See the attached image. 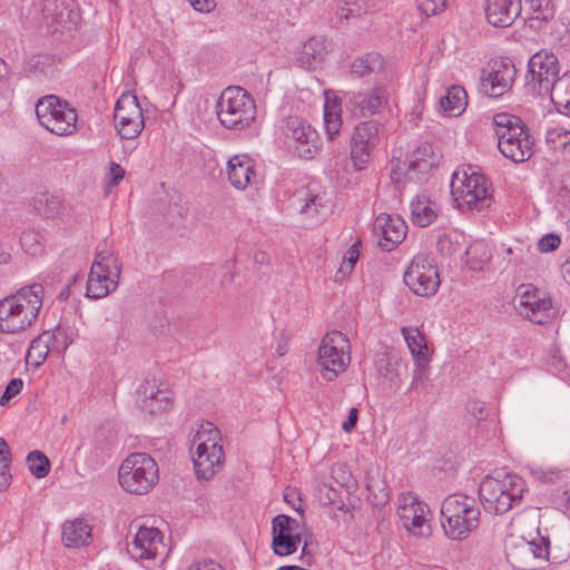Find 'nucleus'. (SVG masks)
<instances>
[{
	"instance_id": "nucleus-1",
	"label": "nucleus",
	"mask_w": 570,
	"mask_h": 570,
	"mask_svg": "<svg viewBox=\"0 0 570 570\" xmlns=\"http://www.w3.org/2000/svg\"><path fill=\"white\" fill-rule=\"evenodd\" d=\"M43 286L33 283L0 299V332L19 333L36 322L42 307Z\"/></svg>"
},
{
	"instance_id": "nucleus-2",
	"label": "nucleus",
	"mask_w": 570,
	"mask_h": 570,
	"mask_svg": "<svg viewBox=\"0 0 570 570\" xmlns=\"http://www.w3.org/2000/svg\"><path fill=\"white\" fill-rule=\"evenodd\" d=\"M525 491L524 480L512 473L497 470L484 476L478 493L485 512L504 514L521 503Z\"/></svg>"
},
{
	"instance_id": "nucleus-3",
	"label": "nucleus",
	"mask_w": 570,
	"mask_h": 570,
	"mask_svg": "<svg viewBox=\"0 0 570 570\" xmlns=\"http://www.w3.org/2000/svg\"><path fill=\"white\" fill-rule=\"evenodd\" d=\"M480 509L475 500L464 494H451L441 505V525L451 540H463L480 524Z\"/></svg>"
},
{
	"instance_id": "nucleus-4",
	"label": "nucleus",
	"mask_w": 570,
	"mask_h": 570,
	"mask_svg": "<svg viewBox=\"0 0 570 570\" xmlns=\"http://www.w3.org/2000/svg\"><path fill=\"white\" fill-rule=\"evenodd\" d=\"M120 487L132 494L148 493L159 480L158 464L146 452L129 454L118 470Z\"/></svg>"
},
{
	"instance_id": "nucleus-5",
	"label": "nucleus",
	"mask_w": 570,
	"mask_h": 570,
	"mask_svg": "<svg viewBox=\"0 0 570 570\" xmlns=\"http://www.w3.org/2000/svg\"><path fill=\"white\" fill-rule=\"evenodd\" d=\"M216 109L220 124L227 129H245L256 117L255 100L244 88L237 86L222 91Z\"/></svg>"
},
{
	"instance_id": "nucleus-6",
	"label": "nucleus",
	"mask_w": 570,
	"mask_h": 570,
	"mask_svg": "<svg viewBox=\"0 0 570 570\" xmlns=\"http://www.w3.org/2000/svg\"><path fill=\"white\" fill-rule=\"evenodd\" d=\"M219 441L220 432L210 422L203 424L195 434L193 442L197 448L193 461L197 479L208 481L223 466L225 454Z\"/></svg>"
},
{
	"instance_id": "nucleus-7",
	"label": "nucleus",
	"mask_w": 570,
	"mask_h": 570,
	"mask_svg": "<svg viewBox=\"0 0 570 570\" xmlns=\"http://www.w3.org/2000/svg\"><path fill=\"white\" fill-rule=\"evenodd\" d=\"M350 341L340 331L328 332L318 347V365L326 381H334L350 362Z\"/></svg>"
},
{
	"instance_id": "nucleus-8",
	"label": "nucleus",
	"mask_w": 570,
	"mask_h": 570,
	"mask_svg": "<svg viewBox=\"0 0 570 570\" xmlns=\"http://www.w3.org/2000/svg\"><path fill=\"white\" fill-rule=\"evenodd\" d=\"M383 128V124L374 119L361 121L354 127L350 138V159L354 170L367 168L380 144V132Z\"/></svg>"
},
{
	"instance_id": "nucleus-9",
	"label": "nucleus",
	"mask_w": 570,
	"mask_h": 570,
	"mask_svg": "<svg viewBox=\"0 0 570 570\" xmlns=\"http://www.w3.org/2000/svg\"><path fill=\"white\" fill-rule=\"evenodd\" d=\"M451 188L453 195L459 194L470 209L482 210L491 204L489 179L482 174L463 171L461 175L460 171H454Z\"/></svg>"
},
{
	"instance_id": "nucleus-10",
	"label": "nucleus",
	"mask_w": 570,
	"mask_h": 570,
	"mask_svg": "<svg viewBox=\"0 0 570 570\" xmlns=\"http://www.w3.org/2000/svg\"><path fill=\"white\" fill-rule=\"evenodd\" d=\"M517 75L513 61L508 58L491 60L481 70L479 91L489 98H499L508 92Z\"/></svg>"
},
{
	"instance_id": "nucleus-11",
	"label": "nucleus",
	"mask_w": 570,
	"mask_h": 570,
	"mask_svg": "<svg viewBox=\"0 0 570 570\" xmlns=\"http://www.w3.org/2000/svg\"><path fill=\"white\" fill-rule=\"evenodd\" d=\"M404 283L417 296H433L440 287L436 265L425 255H416L404 273Z\"/></svg>"
},
{
	"instance_id": "nucleus-12",
	"label": "nucleus",
	"mask_w": 570,
	"mask_h": 570,
	"mask_svg": "<svg viewBox=\"0 0 570 570\" xmlns=\"http://www.w3.org/2000/svg\"><path fill=\"white\" fill-rule=\"evenodd\" d=\"M114 119L118 134L124 139H134L145 128L142 108L132 92L122 94L116 101Z\"/></svg>"
},
{
	"instance_id": "nucleus-13",
	"label": "nucleus",
	"mask_w": 570,
	"mask_h": 570,
	"mask_svg": "<svg viewBox=\"0 0 570 570\" xmlns=\"http://www.w3.org/2000/svg\"><path fill=\"white\" fill-rule=\"evenodd\" d=\"M559 73L558 59L553 53L538 51L528 62V73L524 88L533 96H544L541 82L551 83Z\"/></svg>"
},
{
	"instance_id": "nucleus-14",
	"label": "nucleus",
	"mask_w": 570,
	"mask_h": 570,
	"mask_svg": "<svg viewBox=\"0 0 570 570\" xmlns=\"http://www.w3.org/2000/svg\"><path fill=\"white\" fill-rule=\"evenodd\" d=\"M42 14L53 32L71 31L80 22V12L75 0H45Z\"/></svg>"
},
{
	"instance_id": "nucleus-15",
	"label": "nucleus",
	"mask_w": 570,
	"mask_h": 570,
	"mask_svg": "<svg viewBox=\"0 0 570 570\" xmlns=\"http://www.w3.org/2000/svg\"><path fill=\"white\" fill-rule=\"evenodd\" d=\"M285 135L295 141L294 151L299 158L312 159L321 149L317 131L306 121H289Z\"/></svg>"
},
{
	"instance_id": "nucleus-16",
	"label": "nucleus",
	"mask_w": 570,
	"mask_h": 570,
	"mask_svg": "<svg viewBox=\"0 0 570 570\" xmlns=\"http://www.w3.org/2000/svg\"><path fill=\"white\" fill-rule=\"evenodd\" d=\"M407 226L400 216L380 214L373 223V233L380 236L379 246L385 250L394 249L406 236Z\"/></svg>"
},
{
	"instance_id": "nucleus-17",
	"label": "nucleus",
	"mask_w": 570,
	"mask_h": 570,
	"mask_svg": "<svg viewBox=\"0 0 570 570\" xmlns=\"http://www.w3.org/2000/svg\"><path fill=\"white\" fill-rule=\"evenodd\" d=\"M487 21L495 28L510 27L521 12L520 0H485Z\"/></svg>"
},
{
	"instance_id": "nucleus-18",
	"label": "nucleus",
	"mask_w": 570,
	"mask_h": 570,
	"mask_svg": "<svg viewBox=\"0 0 570 570\" xmlns=\"http://www.w3.org/2000/svg\"><path fill=\"white\" fill-rule=\"evenodd\" d=\"M534 138L530 134V129H525L521 136L512 137V139L499 140L498 148L503 157L519 164L524 163L533 155Z\"/></svg>"
},
{
	"instance_id": "nucleus-19",
	"label": "nucleus",
	"mask_w": 570,
	"mask_h": 570,
	"mask_svg": "<svg viewBox=\"0 0 570 570\" xmlns=\"http://www.w3.org/2000/svg\"><path fill=\"white\" fill-rule=\"evenodd\" d=\"M374 365L382 384L396 390L401 382V360L390 352L377 353Z\"/></svg>"
},
{
	"instance_id": "nucleus-20",
	"label": "nucleus",
	"mask_w": 570,
	"mask_h": 570,
	"mask_svg": "<svg viewBox=\"0 0 570 570\" xmlns=\"http://www.w3.org/2000/svg\"><path fill=\"white\" fill-rule=\"evenodd\" d=\"M227 177L237 189H245L255 177V165L250 157L236 155L227 161Z\"/></svg>"
},
{
	"instance_id": "nucleus-21",
	"label": "nucleus",
	"mask_w": 570,
	"mask_h": 570,
	"mask_svg": "<svg viewBox=\"0 0 570 570\" xmlns=\"http://www.w3.org/2000/svg\"><path fill=\"white\" fill-rule=\"evenodd\" d=\"M77 117L76 109L68 101H63L62 107L40 125L55 135L67 136L75 131Z\"/></svg>"
},
{
	"instance_id": "nucleus-22",
	"label": "nucleus",
	"mask_w": 570,
	"mask_h": 570,
	"mask_svg": "<svg viewBox=\"0 0 570 570\" xmlns=\"http://www.w3.org/2000/svg\"><path fill=\"white\" fill-rule=\"evenodd\" d=\"M340 488H334L331 483L322 482L315 487V495L318 502L323 505H335L338 511L348 512L350 509H355L354 503L352 502L350 491L346 489V500L343 498V492L341 488L344 487L343 483L338 484Z\"/></svg>"
},
{
	"instance_id": "nucleus-23",
	"label": "nucleus",
	"mask_w": 570,
	"mask_h": 570,
	"mask_svg": "<svg viewBox=\"0 0 570 570\" xmlns=\"http://www.w3.org/2000/svg\"><path fill=\"white\" fill-rule=\"evenodd\" d=\"M141 409L150 414L163 413L171 406V399L168 391L158 389L155 384H147L141 391Z\"/></svg>"
},
{
	"instance_id": "nucleus-24",
	"label": "nucleus",
	"mask_w": 570,
	"mask_h": 570,
	"mask_svg": "<svg viewBox=\"0 0 570 570\" xmlns=\"http://www.w3.org/2000/svg\"><path fill=\"white\" fill-rule=\"evenodd\" d=\"M163 533L157 528H140L134 538V546L140 551V559H153L161 544Z\"/></svg>"
},
{
	"instance_id": "nucleus-25",
	"label": "nucleus",
	"mask_w": 570,
	"mask_h": 570,
	"mask_svg": "<svg viewBox=\"0 0 570 570\" xmlns=\"http://www.w3.org/2000/svg\"><path fill=\"white\" fill-rule=\"evenodd\" d=\"M383 102H386V96L382 86L374 87L368 95L357 92L350 98V104L357 106L363 117L374 115Z\"/></svg>"
},
{
	"instance_id": "nucleus-26",
	"label": "nucleus",
	"mask_w": 570,
	"mask_h": 570,
	"mask_svg": "<svg viewBox=\"0 0 570 570\" xmlns=\"http://www.w3.org/2000/svg\"><path fill=\"white\" fill-rule=\"evenodd\" d=\"M91 528L80 519L66 522L62 531V542L67 548H78L89 543Z\"/></svg>"
},
{
	"instance_id": "nucleus-27",
	"label": "nucleus",
	"mask_w": 570,
	"mask_h": 570,
	"mask_svg": "<svg viewBox=\"0 0 570 570\" xmlns=\"http://www.w3.org/2000/svg\"><path fill=\"white\" fill-rule=\"evenodd\" d=\"M543 92L544 96H550V99L558 111H562L567 101L570 100V71L564 72L561 77L557 76L551 80L550 85H548L547 81L543 82Z\"/></svg>"
},
{
	"instance_id": "nucleus-28",
	"label": "nucleus",
	"mask_w": 570,
	"mask_h": 570,
	"mask_svg": "<svg viewBox=\"0 0 570 570\" xmlns=\"http://www.w3.org/2000/svg\"><path fill=\"white\" fill-rule=\"evenodd\" d=\"M327 53L326 40L324 37H311L303 46L301 56L302 65L312 69L321 63Z\"/></svg>"
},
{
	"instance_id": "nucleus-29",
	"label": "nucleus",
	"mask_w": 570,
	"mask_h": 570,
	"mask_svg": "<svg viewBox=\"0 0 570 570\" xmlns=\"http://www.w3.org/2000/svg\"><path fill=\"white\" fill-rule=\"evenodd\" d=\"M412 222L414 225L420 227H426L431 225L435 218V209L425 195H419L411 205Z\"/></svg>"
},
{
	"instance_id": "nucleus-30",
	"label": "nucleus",
	"mask_w": 570,
	"mask_h": 570,
	"mask_svg": "<svg viewBox=\"0 0 570 570\" xmlns=\"http://www.w3.org/2000/svg\"><path fill=\"white\" fill-rule=\"evenodd\" d=\"M117 285V281L110 279L106 274L99 272H95V274H92V271H90L86 296L95 299L106 297L109 293L116 289Z\"/></svg>"
},
{
	"instance_id": "nucleus-31",
	"label": "nucleus",
	"mask_w": 570,
	"mask_h": 570,
	"mask_svg": "<svg viewBox=\"0 0 570 570\" xmlns=\"http://www.w3.org/2000/svg\"><path fill=\"white\" fill-rule=\"evenodd\" d=\"M466 99L468 95L464 88L459 85H453L446 90V94L440 98V105L444 111L459 116L466 107Z\"/></svg>"
},
{
	"instance_id": "nucleus-32",
	"label": "nucleus",
	"mask_w": 570,
	"mask_h": 570,
	"mask_svg": "<svg viewBox=\"0 0 570 570\" xmlns=\"http://www.w3.org/2000/svg\"><path fill=\"white\" fill-rule=\"evenodd\" d=\"M523 313L529 321L535 324H547L553 317V307L551 297L540 296L531 301L530 306L523 308Z\"/></svg>"
},
{
	"instance_id": "nucleus-33",
	"label": "nucleus",
	"mask_w": 570,
	"mask_h": 570,
	"mask_svg": "<svg viewBox=\"0 0 570 570\" xmlns=\"http://www.w3.org/2000/svg\"><path fill=\"white\" fill-rule=\"evenodd\" d=\"M518 552L522 556L532 554L540 562H549L550 539L549 537L541 535L538 531L537 538L531 541H524L523 544L518 547Z\"/></svg>"
},
{
	"instance_id": "nucleus-34",
	"label": "nucleus",
	"mask_w": 570,
	"mask_h": 570,
	"mask_svg": "<svg viewBox=\"0 0 570 570\" xmlns=\"http://www.w3.org/2000/svg\"><path fill=\"white\" fill-rule=\"evenodd\" d=\"M383 59L377 53H367L354 59L351 66V75L354 78H362L383 69Z\"/></svg>"
},
{
	"instance_id": "nucleus-35",
	"label": "nucleus",
	"mask_w": 570,
	"mask_h": 570,
	"mask_svg": "<svg viewBox=\"0 0 570 570\" xmlns=\"http://www.w3.org/2000/svg\"><path fill=\"white\" fill-rule=\"evenodd\" d=\"M28 70L39 79H52L58 72L56 59L49 55L33 56L28 62Z\"/></svg>"
},
{
	"instance_id": "nucleus-36",
	"label": "nucleus",
	"mask_w": 570,
	"mask_h": 570,
	"mask_svg": "<svg viewBox=\"0 0 570 570\" xmlns=\"http://www.w3.org/2000/svg\"><path fill=\"white\" fill-rule=\"evenodd\" d=\"M402 332L414 361L420 360V363L424 364L425 358L429 357V348L424 335L417 328H402Z\"/></svg>"
},
{
	"instance_id": "nucleus-37",
	"label": "nucleus",
	"mask_w": 570,
	"mask_h": 570,
	"mask_svg": "<svg viewBox=\"0 0 570 570\" xmlns=\"http://www.w3.org/2000/svg\"><path fill=\"white\" fill-rule=\"evenodd\" d=\"M302 541L299 533L279 534L272 537L271 548L274 554L286 557L295 553Z\"/></svg>"
},
{
	"instance_id": "nucleus-38",
	"label": "nucleus",
	"mask_w": 570,
	"mask_h": 570,
	"mask_svg": "<svg viewBox=\"0 0 570 570\" xmlns=\"http://www.w3.org/2000/svg\"><path fill=\"white\" fill-rule=\"evenodd\" d=\"M48 333H42L38 337L31 341L30 347L26 355V362L32 364L35 367L42 365L50 353L49 348L45 343H48Z\"/></svg>"
},
{
	"instance_id": "nucleus-39",
	"label": "nucleus",
	"mask_w": 570,
	"mask_h": 570,
	"mask_svg": "<svg viewBox=\"0 0 570 570\" xmlns=\"http://www.w3.org/2000/svg\"><path fill=\"white\" fill-rule=\"evenodd\" d=\"M35 208L46 217H53L60 212L61 199L48 191L40 193L35 197Z\"/></svg>"
},
{
	"instance_id": "nucleus-40",
	"label": "nucleus",
	"mask_w": 570,
	"mask_h": 570,
	"mask_svg": "<svg viewBox=\"0 0 570 570\" xmlns=\"http://www.w3.org/2000/svg\"><path fill=\"white\" fill-rule=\"evenodd\" d=\"M522 124H525L523 119L509 112H499L492 118V127L498 139Z\"/></svg>"
},
{
	"instance_id": "nucleus-41",
	"label": "nucleus",
	"mask_w": 570,
	"mask_h": 570,
	"mask_svg": "<svg viewBox=\"0 0 570 570\" xmlns=\"http://www.w3.org/2000/svg\"><path fill=\"white\" fill-rule=\"evenodd\" d=\"M26 461L35 478L42 479L49 474L51 465L49 459L43 452L39 450L31 451L27 455Z\"/></svg>"
},
{
	"instance_id": "nucleus-42",
	"label": "nucleus",
	"mask_w": 570,
	"mask_h": 570,
	"mask_svg": "<svg viewBox=\"0 0 570 570\" xmlns=\"http://www.w3.org/2000/svg\"><path fill=\"white\" fill-rule=\"evenodd\" d=\"M434 163L426 158L419 157V159H411L407 170L404 173V178L407 181H422L426 175L433 169Z\"/></svg>"
},
{
	"instance_id": "nucleus-43",
	"label": "nucleus",
	"mask_w": 570,
	"mask_h": 570,
	"mask_svg": "<svg viewBox=\"0 0 570 570\" xmlns=\"http://www.w3.org/2000/svg\"><path fill=\"white\" fill-rule=\"evenodd\" d=\"M11 450L3 438H0V491L9 488L12 475L10 473Z\"/></svg>"
},
{
	"instance_id": "nucleus-44",
	"label": "nucleus",
	"mask_w": 570,
	"mask_h": 570,
	"mask_svg": "<svg viewBox=\"0 0 570 570\" xmlns=\"http://www.w3.org/2000/svg\"><path fill=\"white\" fill-rule=\"evenodd\" d=\"M63 101L66 100L55 95H48L40 98L36 104V115L39 124L42 122L43 119H48L53 112L61 108Z\"/></svg>"
},
{
	"instance_id": "nucleus-45",
	"label": "nucleus",
	"mask_w": 570,
	"mask_h": 570,
	"mask_svg": "<svg viewBox=\"0 0 570 570\" xmlns=\"http://www.w3.org/2000/svg\"><path fill=\"white\" fill-rule=\"evenodd\" d=\"M399 515L403 521V525L423 508L417 497L412 493H402L399 497Z\"/></svg>"
},
{
	"instance_id": "nucleus-46",
	"label": "nucleus",
	"mask_w": 570,
	"mask_h": 570,
	"mask_svg": "<svg viewBox=\"0 0 570 570\" xmlns=\"http://www.w3.org/2000/svg\"><path fill=\"white\" fill-rule=\"evenodd\" d=\"M466 264L471 269L480 271L489 259L488 250L483 244H475L465 250Z\"/></svg>"
},
{
	"instance_id": "nucleus-47",
	"label": "nucleus",
	"mask_w": 570,
	"mask_h": 570,
	"mask_svg": "<svg viewBox=\"0 0 570 570\" xmlns=\"http://www.w3.org/2000/svg\"><path fill=\"white\" fill-rule=\"evenodd\" d=\"M189 208L186 204L173 203L169 204L165 217L169 225L173 227H183L188 217Z\"/></svg>"
},
{
	"instance_id": "nucleus-48",
	"label": "nucleus",
	"mask_w": 570,
	"mask_h": 570,
	"mask_svg": "<svg viewBox=\"0 0 570 570\" xmlns=\"http://www.w3.org/2000/svg\"><path fill=\"white\" fill-rule=\"evenodd\" d=\"M530 8L533 11L532 19L550 21L554 17V4L552 0H529Z\"/></svg>"
},
{
	"instance_id": "nucleus-49",
	"label": "nucleus",
	"mask_w": 570,
	"mask_h": 570,
	"mask_svg": "<svg viewBox=\"0 0 570 570\" xmlns=\"http://www.w3.org/2000/svg\"><path fill=\"white\" fill-rule=\"evenodd\" d=\"M298 527L295 519L287 514H278L272 520V537L279 534H292L293 530Z\"/></svg>"
},
{
	"instance_id": "nucleus-50",
	"label": "nucleus",
	"mask_w": 570,
	"mask_h": 570,
	"mask_svg": "<svg viewBox=\"0 0 570 570\" xmlns=\"http://www.w3.org/2000/svg\"><path fill=\"white\" fill-rule=\"evenodd\" d=\"M423 508L410 518L409 522L404 524V528L416 537H426L430 534V525L426 524V519L423 515Z\"/></svg>"
},
{
	"instance_id": "nucleus-51",
	"label": "nucleus",
	"mask_w": 570,
	"mask_h": 570,
	"mask_svg": "<svg viewBox=\"0 0 570 570\" xmlns=\"http://www.w3.org/2000/svg\"><path fill=\"white\" fill-rule=\"evenodd\" d=\"M43 333L49 334V342L45 343V345H47L50 352L61 354L67 350L66 333L59 325L53 331H45Z\"/></svg>"
},
{
	"instance_id": "nucleus-52",
	"label": "nucleus",
	"mask_w": 570,
	"mask_h": 570,
	"mask_svg": "<svg viewBox=\"0 0 570 570\" xmlns=\"http://www.w3.org/2000/svg\"><path fill=\"white\" fill-rule=\"evenodd\" d=\"M341 126L342 119L340 115L334 111H330L327 105H325L324 127L328 139H334V137L338 134Z\"/></svg>"
},
{
	"instance_id": "nucleus-53",
	"label": "nucleus",
	"mask_w": 570,
	"mask_h": 570,
	"mask_svg": "<svg viewBox=\"0 0 570 570\" xmlns=\"http://www.w3.org/2000/svg\"><path fill=\"white\" fill-rule=\"evenodd\" d=\"M547 142L554 149L566 148L570 144V131L563 128H553L547 132Z\"/></svg>"
},
{
	"instance_id": "nucleus-54",
	"label": "nucleus",
	"mask_w": 570,
	"mask_h": 570,
	"mask_svg": "<svg viewBox=\"0 0 570 570\" xmlns=\"http://www.w3.org/2000/svg\"><path fill=\"white\" fill-rule=\"evenodd\" d=\"M358 245H360V242H356L348 248L347 253L344 256L343 264L341 265L340 269L337 271L336 276L338 274H342L343 275L342 277H345V275H348L352 272L353 267L355 266V264L360 257Z\"/></svg>"
},
{
	"instance_id": "nucleus-55",
	"label": "nucleus",
	"mask_w": 570,
	"mask_h": 570,
	"mask_svg": "<svg viewBox=\"0 0 570 570\" xmlns=\"http://www.w3.org/2000/svg\"><path fill=\"white\" fill-rule=\"evenodd\" d=\"M421 14L432 17L445 9L446 0H415Z\"/></svg>"
},
{
	"instance_id": "nucleus-56",
	"label": "nucleus",
	"mask_w": 570,
	"mask_h": 570,
	"mask_svg": "<svg viewBox=\"0 0 570 570\" xmlns=\"http://www.w3.org/2000/svg\"><path fill=\"white\" fill-rule=\"evenodd\" d=\"M517 291L520 297V306L523 308L530 306L531 301H535L541 296L539 289L532 284H522L518 287Z\"/></svg>"
},
{
	"instance_id": "nucleus-57",
	"label": "nucleus",
	"mask_w": 570,
	"mask_h": 570,
	"mask_svg": "<svg viewBox=\"0 0 570 570\" xmlns=\"http://www.w3.org/2000/svg\"><path fill=\"white\" fill-rule=\"evenodd\" d=\"M23 381L19 377L11 379L0 396V405H6L9 401L21 392Z\"/></svg>"
},
{
	"instance_id": "nucleus-58",
	"label": "nucleus",
	"mask_w": 570,
	"mask_h": 570,
	"mask_svg": "<svg viewBox=\"0 0 570 570\" xmlns=\"http://www.w3.org/2000/svg\"><path fill=\"white\" fill-rule=\"evenodd\" d=\"M561 239L559 235L549 233L541 237L538 242V249L541 253H548L557 249L560 246Z\"/></svg>"
},
{
	"instance_id": "nucleus-59",
	"label": "nucleus",
	"mask_w": 570,
	"mask_h": 570,
	"mask_svg": "<svg viewBox=\"0 0 570 570\" xmlns=\"http://www.w3.org/2000/svg\"><path fill=\"white\" fill-rule=\"evenodd\" d=\"M102 274H106L110 279L118 282L121 274L120 259L117 256H114L108 262H105L102 266Z\"/></svg>"
},
{
	"instance_id": "nucleus-60",
	"label": "nucleus",
	"mask_w": 570,
	"mask_h": 570,
	"mask_svg": "<svg viewBox=\"0 0 570 570\" xmlns=\"http://www.w3.org/2000/svg\"><path fill=\"white\" fill-rule=\"evenodd\" d=\"M436 248L439 253L443 256H451L455 253L456 246L452 242L449 235L443 234L440 235L436 242Z\"/></svg>"
},
{
	"instance_id": "nucleus-61",
	"label": "nucleus",
	"mask_w": 570,
	"mask_h": 570,
	"mask_svg": "<svg viewBox=\"0 0 570 570\" xmlns=\"http://www.w3.org/2000/svg\"><path fill=\"white\" fill-rule=\"evenodd\" d=\"M368 499L374 507H384L389 502V492L382 488L375 492L373 485H367Z\"/></svg>"
},
{
	"instance_id": "nucleus-62",
	"label": "nucleus",
	"mask_w": 570,
	"mask_h": 570,
	"mask_svg": "<svg viewBox=\"0 0 570 570\" xmlns=\"http://www.w3.org/2000/svg\"><path fill=\"white\" fill-rule=\"evenodd\" d=\"M430 358H425V363L421 364L420 360H415V371L413 374V381L411 384V389L415 390L417 389L419 382H423L424 380H428L426 370L429 365Z\"/></svg>"
},
{
	"instance_id": "nucleus-63",
	"label": "nucleus",
	"mask_w": 570,
	"mask_h": 570,
	"mask_svg": "<svg viewBox=\"0 0 570 570\" xmlns=\"http://www.w3.org/2000/svg\"><path fill=\"white\" fill-rule=\"evenodd\" d=\"M115 255L110 250H100L96 254L95 261L92 263L91 269L92 274L95 272L102 273V266L105 262H108L110 258H112Z\"/></svg>"
},
{
	"instance_id": "nucleus-64",
	"label": "nucleus",
	"mask_w": 570,
	"mask_h": 570,
	"mask_svg": "<svg viewBox=\"0 0 570 570\" xmlns=\"http://www.w3.org/2000/svg\"><path fill=\"white\" fill-rule=\"evenodd\" d=\"M188 570H224L220 564L216 563L213 560L204 561V562H195L189 566Z\"/></svg>"
}]
</instances>
